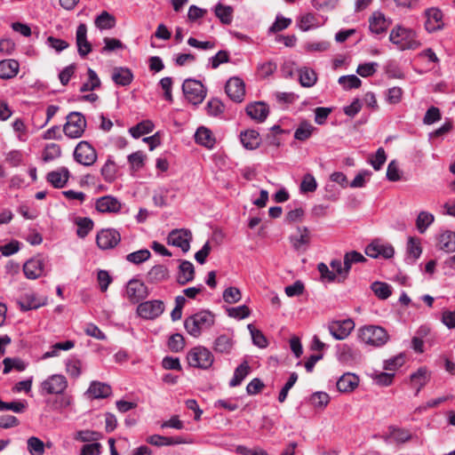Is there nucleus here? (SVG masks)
I'll list each match as a JSON object with an SVG mask.
<instances>
[{
	"mask_svg": "<svg viewBox=\"0 0 455 455\" xmlns=\"http://www.w3.org/2000/svg\"><path fill=\"white\" fill-rule=\"evenodd\" d=\"M215 322L214 315L208 310H201L184 321V327L188 333L197 338L204 331L209 330Z\"/></svg>",
	"mask_w": 455,
	"mask_h": 455,
	"instance_id": "nucleus-1",
	"label": "nucleus"
},
{
	"mask_svg": "<svg viewBox=\"0 0 455 455\" xmlns=\"http://www.w3.org/2000/svg\"><path fill=\"white\" fill-rule=\"evenodd\" d=\"M390 42L399 50H414L419 47L420 43L416 33L409 28L397 26L391 30Z\"/></svg>",
	"mask_w": 455,
	"mask_h": 455,
	"instance_id": "nucleus-2",
	"label": "nucleus"
},
{
	"mask_svg": "<svg viewBox=\"0 0 455 455\" xmlns=\"http://www.w3.org/2000/svg\"><path fill=\"white\" fill-rule=\"evenodd\" d=\"M330 267L332 270H330L328 266L323 262L317 265V270L319 271L323 281H326L328 283H343L347 279L349 274L347 270H345V265L340 259H331Z\"/></svg>",
	"mask_w": 455,
	"mask_h": 455,
	"instance_id": "nucleus-3",
	"label": "nucleus"
},
{
	"mask_svg": "<svg viewBox=\"0 0 455 455\" xmlns=\"http://www.w3.org/2000/svg\"><path fill=\"white\" fill-rule=\"evenodd\" d=\"M359 338L365 344L373 347H381L388 340L387 331L376 325H368L360 329Z\"/></svg>",
	"mask_w": 455,
	"mask_h": 455,
	"instance_id": "nucleus-4",
	"label": "nucleus"
},
{
	"mask_svg": "<svg viewBox=\"0 0 455 455\" xmlns=\"http://www.w3.org/2000/svg\"><path fill=\"white\" fill-rule=\"evenodd\" d=\"M67 122L63 125V132L70 139L80 138L86 128V120L80 112H71L67 117Z\"/></svg>",
	"mask_w": 455,
	"mask_h": 455,
	"instance_id": "nucleus-5",
	"label": "nucleus"
},
{
	"mask_svg": "<svg viewBox=\"0 0 455 455\" xmlns=\"http://www.w3.org/2000/svg\"><path fill=\"white\" fill-rule=\"evenodd\" d=\"M187 360L190 366L206 370L212 365L214 357L209 349L199 346L189 350Z\"/></svg>",
	"mask_w": 455,
	"mask_h": 455,
	"instance_id": "nucleus-6",
	"label": "nucleus"
},
{
	"mask_svg": "<svg viewBox=\"0 0 455 455\" xmlns=\"http://www.w3.org/2000/svg\"><path fill=\"white\" fill-rule=\"evenodd\" d=\"M185 98L192 104H200L206 96L204 84L195 79H186L182 84Z\"/></svg>",
	"mask_w": 455,
	"mask_h": 455,
	"instance_id": "nucleus-7",
	"label": "nucleus"
},
{
	"mask_svg": "<svg viewBox=\"0 0 455 455\" xmlns=\"http://www.w3.org/2000/svg\"><path fill=\"white\" fill-rule=\"evenodd\" d=\"M75 160L84 166L92 165L97 160L95 148L85 140L80 141L74 150Z\"/></svg>",
	"mask_w": 455,
	"mask_h": 455,
	"instance_id": "nucleus-8",
	"label": "nucleus"
},
{
	"mask_svg": "<svg viewBox=\"0 0 455 455\" xmlns=\"http://www.w3.org/2000/svg\"><path fill=\"white\" fill-rule=\"evenodd\" d=\"M164 310V302L159 299L140 302L137 307L138 315L147 320L157 318L163 314Z\"/></svg>",
	"mask_w": 455,
	"mask_h": 455,
	"instance_id": "nucleus-9",
	"label": "nucleus"
},
{
	"mask_svg": "<svg viewBox=\"0 0 455 455\" xmlns=\"http://www.w3.org/2000/svg\"><path fill=\"white\" fill-rule=\"evenodd\" d=\"M148 295V288L143 282L132 278L127 283L126 297L131 303H139L145 299Z\"/></svg>",
	"mask_w": 455,
	"mask_h": 455,
	"instance_id": "nucleus-10",
	"label": "nucleus"
},
{
	"mask_svg": "<svg viewBox=\"0 0 455 455\" xmlns=\"http://www.w3.org/2000/svg\"><path fill=\"white\" fill-rule=\"evenodd\" d=\"M191 240L192 233L186 228L173 229L167 236V243L180 248L184 253L189 251Z\"/></svg>",
	"mask_w": 455,
	"mask_h": 455,
	"instance_id": "nucleus-11",
	"label": "nucleus"
},
{
	"mask_svg": "<svg viewBox=\"0 0 455 455\" xmlns=\"http://www.w3.org/2000/svg\"><path fill=\"white\" fill-rule=\"evenodd\" d=\"M365 254L373 259H390L395 254V249L390 243L377 239L367 245Z\"/></svg>",
	"mask_w": 455,
	"mask_h": 455,
	"instance_id": "nucleus-12",
	"label": "nucleus"
},
{
	"mask_svg": "<svg viewBox=\"0 0 455 455\" xmlns=\"http://www.w3.org/2000/svg\"><path fill=\"white\" fill-rule=\"evenodd\" d=\"M68 387V381L63 375L53 374L42 382V391L45 394H61Z\"/></svg>",
	"mask_w": 455,
	"mask_h": 455,
	"instance_id": "nucleus-13",
	"label": "nucleus"
},
{
	"mask_svg": "<svg viewBox=\"0 0 455 455\" xmlns=\"http://www.w3.org/2000/svg\"><path fill=\"white\" fill-rule=\"evenodd\" d=\"M121 241L119 232L114 228L102 229L96 237L97 245L102 250L112 249Z\"/></svg>",
	"mask_w": 455,
	"mask_h": 455,
	"instance_id": "nucleus-14",
	"label": "nucleus"
},
{
	"mask_svg": "<svg viewBox=\"0 0 455 455\" xmlns=\"http://www.w3.org/2000/svg\"><path fill=\"white\" fill-rule=\"evenodd\" d=\"M355 328L352 319H345L342 321H332L328 325V330L331 336L336 339H346Z\"/></svg>",
	"mask_w": 455,
	"mask_h": 455,
	"instance_id": "nucleus-15",
	"label": "nucleus"
},
{
	"mask_svg": "<svg viewBox=\"0 0 455 455\" xmlns=\"http://www.w3.org/2000/svg\"><path fill=\"white\" fill-rule=\"evenodd\" d=\"M425 28L429 32L433 33L440 30L443 28L444 23L443 21V12L438 8H428L424 12Z\"/></svg>",
	"mask_w": 455,
	"mask_h": 455,
	"instance_id": "nucleus-16",
	"label": "nucleus"
},
{
	"mask_svg": "<svg viewBox=\"0 0 455 455\" xmlns=\"http://www.w3.org/2000/svg\"><path fill=\"white\" fill-rule=\"evenodd\" d=\"M45 260L43 257L37 256L28 259L23 266V272L27 278L36 279L44 275Z\"/></svg>",
	"mask_w": 455,
	"mask_h": 455,
	"instance_id": "nucleus-17",
	"label": "nucleus"
},
{
	"mask_svg": "<svg viewBox=\"0 0 455 455\" xmlns=\"http://www.w3.org/2000/svg\"><path fill=\"white\" fill-rule=\"evenodd\" d=\"M227 95L235 102H241L244 99V83L238 77H231L226 84Z\"/></svg>",
	"mask_w": 455,
	"mask_h": 455,
	"instance_id": "nucleus-18",
	"label": "nucleus"
},
{
	"mask_svg": "<svg viewBox=\"0 0 455 455\" xmlns=\"http://www.w3.org/2000/svg\"><path fill=\"white\" fill-rule=\"evenodd\" d=\"M95 208L102 213H117L122 208L121 203L112 196H104L96 200Z\"/></svg>",
	"mask_w": 455,
	"mask_h": 455,
	"instance_id": "nucleus-19",
	"label": "nucleus"
},
{
	"mask_svg": "<svg viewBox=\"0 0 455 455\" xmlns=\"http://www.w3.org/2000/svg\"><path fill=\"white\" fill-rule=\"evenodd\" d=\"M245 110L246 114L258 123L264 122L269 114L268 106L262 101L248 104Z\"/></svg>",
	"mask_w": 455,
	"mask_h": 455,
	"instance_id": "nucleus-20",
	"label": "nucleus"
},
{
	"mask_svg": "<svg viewBox=\"0 0 455 455\" xmlns=\"http://www.w3.org/2000/svg\"><path fill=\"white\" fill-rule=\"evenodd\" d=\"M70 177V172L66 167H60L47 173L46 180L55 188H64Z\"/></svg>",
	"mask_w": 455,
	"mask_h": 455,
	"instance_id": "nucleus-21",
	"label": "nucleus"
},
{
	"mask_svg": "<svg viewBox=\"0 0 455 455\" xmlns=\"http://www.w3.org/2000/svg\"><path fill=\"white\" fill-rule=\"evenodd\" d=\"M111 79L118 86H128L133 81V74L128 68L115 67L111 70Z\"/></svg>",
	"mask_w": 455,
	"mask_h": 455,
	"instance_id": "nucleus-22",
	"label": "nucleus"
},
{
	"mask_svg": "<svg viewBox=\"0 0 455 455\" xmlns=\"http://www.w3.org/2000/svg\"><path fill=\"white\" fill-rule=\"evenodd\" d=\"M146 443L148 444L163 447V446H172L181 443H188V442L181 436H164L160 435H152L146 438Z\"/></svg>",
	"mask_w": 455,
	"mask_h": 455,
	"instance_id": "nucleus-23",
	"label": "nucleus"
},
{
	"mask_svg": "<svg viewBox=\"0 0 455 455\" xmlns=\"http://www.w3.org/2000/svg\"><path fill=\"white\" fill-rule=\"evenodd\" d=\"M338 359L343 363L353 364L361 360V354L353 347L347 344H343L339 347Z\"/></svg>",
	"mask_w": 455,
	"mask_h": 455,
	"instance_id": "nucleus-24",
	"label": "nucleus"
},
{
	"mask_svg": "<svg viewBox=\"0 0 455 455\" xmlns=\"http://www.w3.org/2000/svg\"><path fill=\"white\" fill-rule=\"evenodd\" d=\"M76 45L78 53L81 56H85L91 52L92 46L87 40V27L82 23L78 25L76 34Z\"/></svg>",
	"mask_w": 455,
	"mask_h": 455,
	"instance_id": "nucleus-25",
	"label": "nucleus"
},
{
	"mask_svg": "<svg viewBox=\"0 0 455 455\" xmlns=\"http://www.w3.org/2000/svg\"><path fill=\"white\" fill-rule=\"evenodd\" d=\"M298 235H291L290 241L296 251L306 250L310 243V231L307 227H298Z\"/></svg>",
	"mask_w": 455,
	"mask_h": 455,
	"instance_id": "nucleus-26",
	"label": "nucleus"
},
{
	"mask_svg": "<svg viewBox=\"0 0 455 455\" xmlns=\"http://www.w3.org/2000/svg\"><path fill=\"white\" fill-rule=\"evenodd\" d=\"M359 384L357 375L350 372L344 373L337 381V388L341 393L352 392Z\"/></svg>",
	"mask_w": 455,
	"mask_h": 455,
	"instance_id": "nucleus-27",
	"label": "nucleus"
},
{
	"mask_svg": "<svg viewBox=\"0 0 455 455\" xmlns=\"http://www.w3.org/2000/svg\"><path fill=\"white\" fill-rule=\"evenodd\" d=\"M195 278V267L194 265L188 260H180L179 266L177 282L185 285L186 283L193 281Z\"/></svg>",
	"mask_w": 455,
	"mask_h": 455,
	"instance_id": "nucleus-28",
	"label": "nucleus"
},
{
	"mask_svg": "<svg viewBox=\"0 0 455 455\" xmlns=\"http://www.w3.org/2000/svg\"><path fill=\"white\" fill-rule=\"evenodd\" d=\"M437 248L448 253L455 251V232L445 230L439 234Z\"/></svg>",
	"mask_w": 455,
	"mask_h": 455,
	"instance_id": "nucleus-29",
	"label": "nucleus"
},
{
	"mask_svg": "<svg viewBox=\"0 0 455 455\" xmlns=\"http://www.w3.org/2000/svg\"><path fill=\"white\" fill-rule=\"evenodd\" d=\"M20 68V64L16 59H3L0 61V78L10 79L14 77Z\"/></svg>",
	"mask_w": 455,
	"mask_h": 455,
	"instance_id": "nucleus-30",
	"label": "nucleus"
},
{
	"mask_svg": "<svg viewBox=\"0 0 455 455\" xmlns=\"http://www.w3.org/2000/svg\"><path fill=\"white\" fill-rule=\"evenodd\" d=\"M240 140L243 146L249 150L256 149L261 143L259 133L255 130H246L240 133Z\"/></svg>",
	"mask_w": 455,
	"mask_h": 455,
	"instance_id": "nucleus-31",
	"label": "nucleus"
},
{
	"mask_svg": "<svg viewBox=\"0 0 455 455\" xmlns=\"http://www.w3.org/2000/svg\"><path fill=\"white\" fill-rule=\"evenodd\" d=\"M430 379V373L426 367H420L417 371L411 375V383L416 388L415 395H418L421 388L427 385Z\"/></svg>",
	"mask_w": 455,
	"mask_h": 455,
	"instance_id": "nucleus-32",
	"label": "nucleus"
},
{
	"mask_svg": "<svg viewBox=\"0 0 455 455\" xmlns=\"http://www.w3.org/2000/svg\"><path fill=\"white\" fill-rule=\"evenodd\" d=\"M196 142L207 148H212L216 143L212 131L204 126L199 127L195 134Z\"/></svg>",
	"mask_w": 455,
	"mask_h": 455,
	"instance_id": "nucleus-33",
	"label": "nucleus"
},
{
	"mask_svg": "<svg viewBox=\"0 0 455 455\" xmlns=\"http://www.w3.org/2000/svg\"><path fill=\"white\" fill-rule=\"evenodd\" d=\"M87 393L95 399L107 398L112 394L111 387L100 381H92Z\"/></svg>",
	"mask_w": 455,
	"mask_h": 455,
	"instance_id": "nucleus-34",
	"label": "nucleus"
},
{
	"mask_svg": "<svg viewBox=\"0 0 455 455\" xmlns=\"http://www.w3.org/2000/svg\"><path fill=\"white\" fill-rule=\"evenodd\" d=\"M233 347V338L228 334L220 335L213 343V350L220 354H230Z\"/></svg>",
	"mask_w": 455,
	"mask_h": 455,
	"instance_id": "nucleus-35",
	"label": "nucleus"
},
{
	"mask_svg": "<svg viewBox=\"0 0 455 455\" xmlns=\"http://www.w3.org/2000/svg\"><path fill=\"white\" fill-rule=\"evenodd\" d=\"M297 26L302 31H308L318 28L320 23L315 14L308 12L299 18Z\"/></svg>",
	"mask_w": 455,
	"mask_h": 455,
	"instance_id": "nucleus-36",
	"label": "nucleus"
},
{
	"mask_svg": "<svg viewBox=\"0 0 455 455\" xmlns=\"http://www.w3.org/2000/svg\"><path fill=\"white\" fill-rule=\"evenodd\" d=\"M168 277V269L163 265L154 266L148 273L147 278L149 283L162 282Z\"/></svg>",
	"mask_w": 455,
	"mask_h": 455,
	"instance_id": "nucleus-37",
	"label": "nucleus"
},
{
	"mask_svg": "<svg viewBox=\"0 0 455 455\" xmlns=\"http://www.w3.org/2000/svg\"><path fill=\"white\" fill-rule=\"evenodd\" d=\"M250 372V366L246 361L242 363L235 370L234 376L229 381V386L234 387L239 386Z\"/></svg>",
	"mask_w": 455,
	"mask_h": 455,
	"instance_id": "nucleus-38",
	"label": "nucleus"
},
{
	"mask_svg": "<svg viewBox=\"0 0 455 455\" xmlns=\"http://www.w3.org/2000/svg\"><path fill=\"white\" fill-rule=\"evenodd\" d=\"M366 258L357 251H350L344 254L343 263L345 265V270H347L348 274L352 269L353 265L357 263L365 262Z\"/></svg>",
	"mask_w": 455,
	"mask_h": 455,
	"instance_id": "nucleus-39",
	"label": "nucleus"
},
{
	"mask_svg": "<svg viewBox=\"0 0 455 455\" xmlns=\"http://www.w3.org/2000/svg\"><path fill=\"white\" fill-rule=\"evenodd\" d=\"M387 28V22L385 16L380 12H375L370 19V29L375 34H381Z\"/></svg>",
	"mask_w": 455,
	"mask_h": 455,
	"instance_id": "nucleus-40",
	"label": "nucleus"
},
{
	"mask_svg": "<svg viewBox=\"0 0 455 455\" xmlns=\"http://www.w3.org/2000/svg\"><path fill=\"white\" fill-rule=\"evenodd\" d=\"M75 347L73 340H66L64 342H57L51 347V349L45 352L42 358L48 359L50 357H55L59 355L60 350H69Z\"/></svg>",
	"mask_w": 455,
	"mask_h": 455,
	"instance_id": "nucleus-41",
	"label": "nucleus"
},
{
	"mask_svg": "<svg viewBox=\"0 0 455 455\" xmlns=\"http://www.w3.org/2000/svg\"><path fill=\"white\" fill-rule=\"evenodd\" d=\"M215 15L220 19V20L226 25H228L232 22L233 20V9L231 6L223 5L219 3L215 6Z\"/></svg>",
	"mask_w": 455,
	"mask_h": 455,
	"instance_id": "nucleus-42",
	"label": "nucleus"
},
{
	"mask_svg": "<svg viewBox=\"0 0 455 455\" xmlns=\"http://www.w3.org/2000/svg\"><path fill=\"white\" fill-rule=\"evenodd\" d=\"M435 217L427 212H420L416 220V227L420 234L425 233L427 228L434 222Z\"/></svg>",
	"mask_w": 455,
	"mask_h": 455,
	"instance_id": "nucleus-43",
	"label": "nucleus"
},
{
	"mask_svg": "<svg viewBox=\"0 0 455 455\" xmlns=\"http://www.w3.org/2000/svg\"><path fill=\"white\" fill-rule=\"evenodd\" d=\"M87 75V81L84 82L80 88V92H91L100 86V80L94 70L88 68Z\"/></svg>",
	"mask_w": 455,
	"mask_h": 455,
	"instance_id": "nucleus-44",
	"label": "nucleus"
},
{
	"mask_svg": "<svg viewBox=\"0 0 455 455\" xmlns=\"http://www.w3.org/2000/svg\"><path fill=\"white\" fill-rule=\"evenodd\" d=\"M315 128L308 122H301L294 132V138L298 140L304 141L307 140Z\"/></svg>",
	"mask_w": 455,
	"mask_h": 455,
	"instance_id": "nucleus-45",
	"label": "nucleus"
},
{
	"mask_svg": "<svg viewBox=\"0 0 455 455\" xmlns=\"http://www.w3.org/2000/svg\"><path fill=\"white\" fill-rule=\"evenodd\" d=\"M390 437L398 443H404L411 439L409 430L396 427H389Z\"/></svg>",
	"mask_w": 455,
	"mask_h": 455,
	"instance_id": "nucleus-46",
	"label": "nucleus"
},
{
	"mask_svg": "<svg viewBox=\"0 0 455 455\" xmlns=\"http://www.w3.org/2000/svg\"><path fill=\"white\" fill-rule=\"evenodd\" d=\"M95 25L100 29H109L115 27V17L108 12H102L95 20Z\"/></svg>",
	"mask_w": 455,
	"mask_h": 455,
	"instance_id": "nucleus-47",
	"label": "nucleus"
},
{
	"mask_svg": "<svg viewBox=\"0 0 455 455\" xmlns=\"http://www.w3.org/2000/svg\"><path fill=\"white\" fill-rule=\"evenodd\" d=\"M4 370L3 373L7 374L12 370L15 369L18 371H23L26 369V363L20 358L6 357L3 361Z\"/></svg>",
	"mask_w": 455,
	"mask_h": 455,
	"instance_id": "nucleus-48",
	"label": "nucleus"
},
{
	"mask_svg": "<svg viewBox=\"0 0 455 455\" xmlns=\"http://www.w3.org/2000/svg\"><path fill=\"white\" fill-rule=\"evenodd\" d=\"M299 82L304 87H311L316 82L315 72L308 68H302L299 69Z\"/></svg>",
	"mask_w": 455,
	"mask_h": 455,
	"instance_id": "nucleus-49",
	"label": "nucleus"
},
{
	"mask_svg": "<svg viewBox=\"0 0 455 455\" xmlns=\"http://www.w3.org/2000/svg\"><path fill=\"white\" fill-rule=\"evenodd\" d=\"M76 224L77 225L76 234L81 238L85 237L93 228V221L87 217L76 219Z\"/></svg>",
	"mask_w": 455,
	"mask_h": 455,
	"instance_id": "nucleus-50",
	"label": "nucleus"
},
{
	"mask_svg": "<svg viewBox=\"0 0 455 455\" xmlns=\"http://www.w3.org/2000/svg\"><path fill=\"white\" fill-rule=\"evenodd\" d=\"M151 256V252L148 249H141L126 255L127 261L139 265L147 261Z\"/></svg>",
	"mask_w": 455,
	"mask_h": 455,
	"instance_id": "nucleus-51",
	"label": "nucleus"
},
{
	"mask_svg": "<svg viewBox=\"0 0 455 455\" xmlns=\"http://www.w3.org/2000/svg\"><path fill=\"white\" fill-rule=\"evenodd\" d=\"M371 288L380 299H387L392 293L390 285L386 283L374 282L371 283Z\"/></svg>",
	"mask_w": 455,
	"mask_h": 455,
	"instance_id": "nucleus-52",
	"label": "nucleus"
},
{
	"mask_svg": "<svg viewBox=\"0 0 455 455\" xmlns=\"http://www.w3.org/2000/svg\"><path fill=\"white\" fill-rule=\"evenodd\" d=\"M273 96L275 101L283 108L294 103L299 99V96L294 92H276Z\"/></svg>",
	"mask_w": 455,
	"mask_h": 455,
	"instance_id": "nucleus-53",
	"label": "nucleus"
},
{
	"mask_svg": "<svg viewBox=\"0 0 455 455\" xmlns=\"http://www.w3.org/2000/svg\"><path fill=\"white\" fill-rule=\"evenodd\" d=\"M116 164L111 159H108L101 168V175L107 182H112L116 177Z\"/></svg>",
	"mask_w": 455,
	"mask_h": 455,
	"instance_id": "nucleus-54",
	"label": "nucleus"
},
{
	"mask_svg": "<svg viewBox=\"0 0 455 455\" xmlns=\"http://www.w3.org/2000/svg\"><path fill=\"white\" fill-rule=\"evenodd\" d=\"M61 155V148L56 143L47 144L43 152V160L44 162L52 161Z\"/></svg>",
	"mask_w": 455,
	"mask_h": 455,
	"instance_id": "nucleus-55",
	"label": "nucleus"
},
{
	"mask_svg": "<svg viewBox=\"0 0 455 455\" xmlns=\"http://www.w3.org/2000/svg\"><path fill=\"white\" fill-rule=\"evenodd\" d=\"M27 443L28 450L31 455H43L44 453V443L38 437H29Z\"/></svg>",
	"mask_w": 455,
	"mask_h": 455,
	"instance_id": "nucleus-56",
	"label": "nucleus"
},
{
	"mask_svg": "<svg viewBox=\"0 0 455 455\" xmlns=\"http://www.w3.org/2000/svg\"><path fill=\"white\" fill-rule=\"evenodd\" d=\"M251 335L252 342L255 346L264 348L267 347V340L261 331L257 330L252 324L247 326Z\"/></svg>",
	"mask_w": 455,
	"mask_h": 455,
	"instance_id": "nucleus-57",
	"label": "nucleus"
},
{
	"mask_svg": "<svg viewBox=\"0 0 455 455\" xmlns=\"http://www.w3.org/2000/svg\"><path fill=\"white\" fill-rule=\"evenodd\" d=\"M102 438V435L97 431L92 430H80L76 432V435L75 436L76 440L88 443L92 441H98Z\"/></svg>",
	"mask_w": 455,
	"mask_h": 455,
	"instance_id": "nucleus-58",
	"label": "nucleus"
},
{
	"mask_svg": "<svg viewBox=\"0 0 455 455\" xmlns=\"http://www.w3.org/2000/svg\"><path fill=\"white\" fill-rule=\"evenodd\" d=\"M299 188L302 193L315 192L317 188V182L315 177L310 173L305 174Z\"/></svg>",
	"mask_w": 455,
	"mask_h": 455,
	"instance_id": "nucleus-59",
	"label": "nucleus"
},
{
	"mask_svg": "<svg viewBox=\"0 0 455 455\" xmlns=\"http://www.w3.org/2000/svg\"><path fill=\"white\" fill-rule=\"evenodd\" d=\"M185 347V339L180 333L172 334L168 339V347L172 352H180L183 350Z\"/></svg>",
	"mask_w": 455,
	"mask_h": 455,
	"instance_id": "nucleus-60",
	"label": "nucleus"
},
{
	"mask_svg": "<svg viewBox=\"0 0 455 455\" xmlns=\"http://www.w3.org/2000/svg\"><path fill=\"white\" fill-rule=\"evenodd\" d=\"M339 84L346 90L358 88L361 86V80L355 75L342 76L339 78Z\"/></svg>",
	"mask_w": 455,
	"mask_h": 455,
	"instance_id": "nucleus-61",
	"label": "nucleus"
},
{
	"mask_svg": "<svg viewBox=\"0 0 455 455\" xmlns=\"http://www.w3.org/2000/svg\"><path fill=\"white\" fill-rule=\"evenodd\" d=\"M224 105L218 99H212L206 104L207 114L212 116H218L224 112Z\"/></svg>",
	"mask_w": 455,
	"mask_h": 455,
	"instance_id": "nucleus-62",
	"label": "nucleus"
},
{
	"mask_svg": "<svg viewBox=\"0 0 455 455\" xmlns=\"http://www.w3.org/2000/svg\"><path fill=\"white\" fill-rule=\"evenodd\" d=\"M387 160L386 152L383 148H379L375 155L371 157L370 164L374 170L379 171L381 169Z\"/></svg>",
	"mask_w": 455,
	"mask_h": 455,
	"instance_id": "nucleus-63",
	"label": "nucleus"
},
{
	"mask_svg": "<svg viewBox=\"0 0 455 455\" xmlns=\"http://www.w3.org/2000/svg\"><path fill=\"white\" fill-rule=\"evenodd\" d=\"M241 298V291L236 287H228L223 291V299L228 304L236 303Z\"/></svg>",
	"mask_w": 455,
	"mask_h": 455,
	"instance_id": "nucleus-64",
	"label": "nucleus"
}]
</instances>
